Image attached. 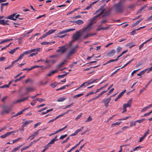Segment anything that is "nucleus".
Returning a JSON list of instances; mask_svg holds the SVG:
<instances>
[{
	"mask_svg": "<svg viewBox=\"0 0 152 152\" xmlns=\"http://www.w3.org/2000/svg\"><path fill=\"white\" fill-rule=\"evenodd\" d=\"M113 7L116 13H122L124 10V4L120 2L114 4Z\"/></svg>",
	"mask_w": 152,
	"mask_h": 152,
	"instance_id": "nucleus-1",
	"label": "nucleus"
},
{
	"mask_svg": "<svg viewBox=\"0 0 152 152\" xmlns=\"http://www.w3.org/2000/svg\"><path fill=\"white\" fill-rule=\"evenodd\" d=\"M2 110L1 112V114L3 115L4 113L8 114L11 110L10 107L3 105L2 106Z\"/></svg>",
	"mask_w": 152,
	"mask_h": 152,
	"instance_id": "nucleus-2",
	"label": "nucleus"
},
{
	"mask_svg": "<svg viewBox=\"0 0 152 152\" xmlns=\"http://www.w3.org/2000/svg\"><path fill=\"white\" fill-rule=\"evenodd\" d=\"M67 50L65 46H63L58 47V49L56 51V52H61V54L64 53Z\"/></svg>",
	"mask_w": 152,
	"mask_h": 152,
	"instance_id": "nucleus-3",
	"label": "nucleus"
},
{
	"mask_svg": "<svg viewBox=\"0 0 152 152\" xmlns=\"http://www.w3.org/2000/svg\"><path fill=\"white\" fill-rule=\"evenodd\" d=\"M81 36V34L79 31H77L73 34L72 38L75 39V40L78 39Z\"/></svg>",
	"mask_w": 152,
	"mask_h": 152,
	"instance_id": "nucleus-4",
	"label": "nucleus"
},
{
	"mask_svg": "<svg viewBox=\"0 0 152 152\" xmlns=\"http://www.w3.org/2000/svg\"><path fill=\"white\" fill-rule=\"evenodd\" d=\"M111 100V97L106 99H103L102 102V103L104 102V106L106 108L108 107V104Z\"/></svg>",
	"mask_w": 152,
	"mask_h": 152,
	"instance_id": "nucleus-5",
	"label": "nucleus"
},
{
	"mask_svg": "<svg viewBox=\"0 0 152 152\" xmlns=\"http://www.w3.org/2000/svg\"><path fill=\"white\" fill-rule=\"evenodd\" d=\"M27 53L26 51L23 53L22 54H21L19 57L16 60L12 61V64H14L15 62H18L19 60L22 59L23 57L26 55H27Z\"/></svg>",
	"mask_w": 152,
	"mask_h": 152,
	"instance_id": "nucleus-6",
	"label": "nucleus"
},
{
	"mask_svg": "<svg viewBox=\"0 0 152 152\" xmlns=\"http://www.w3.org/2000/svg\"><path fill=\"white\" fill-rule=\"evenodd\" d=\"M18 132V130H17L16 131H12L11 132H8L7 133L3 135H2L0 136V137H1L2 138H4L7 137L8 136L10 135L11 134H12L13 133H15L16 132Z\"/></svg>",
	"mask_w": 152,
	"mask_h": 152,
	"instance_id": "nucleus-7",
	"label": "nucleus"
},
{
	"mask_svg": "<svg viewBox=\"0 0 152 152\" xmlns=\"http://www.w3.org/2000/svg\"><path fill=\"white\" fill-rule=\"evenodd\" d=\"M132 98L130 99L127 102V104H123V107H130L132 105Z\"/></svg>",
	"mask_w": 152,
	"mask_h": 152,
	"instance_id": "nucleus-8",
	"label": "nucleus"
},
{
	"mask_svg": "<svg viewBox=\"0 0 152 152\" xmlns=\"http://www.w3.org/2000/svg\"><path fill=\"white\" fill-rule=\"evenodd\" d=\"M75 30V28H70V29L66 30L64 31H60V32H59V33H58V34H64L65 33L68 32L70 31H74Z\"/></svg>",
	"mask_w": 152,
	"mask_h": 152,
	"instance_id": "nucleus-9",
	"label": "nucleus"
},
{
	"mask_svg": "<svg viewBox=\"0 0 152 152\" xmlns=\"http://www.w3.org/2000/svg\"><path fill=\"white\" fill-rule=\"evenodd\" d=\"M104 12V10L102 9H100L97 10L94 13V14H96V15H98L99 17L101 15L103 14Z\"/></svg>",
	"mask_w": 152,
	"mask_h": 152,
	"instance_id": "nucleus-10",
	"label": "nucleus"
},
{
	"mask_svg": "<svg viewBox=\"0 0 152 152\" xmlns=\"http://www.w3.org/2000/svg\"><path fill=\"white\" fill-rule=\"evenodd\" d=\"M115 53V50L113 49L107 52V55L109 57H111L114 55Z\"/></svg>",
	"mask_w": 152,
	"mask_h": 152,
	"instance_id": "nucleus-11",
	"label": "nucleus"
},
{
	"mask_svg": "<svg viewBox=\"0 0 152 152\" xmlns=\"http://www.w3.org/2000/svg\"><path fill=\"white\" fill-rule=\"evenodd\" d=\"M16 14V13H13L12 15H9L7 17H6L5 18L7 19H9L14 20H15V16Z\"/></svg>",
	"mask_w": 152,
	"mask_h": 152,
	"instance_id": "nucleus-12",
	"label": "nucleus"
},
{
	"mask_svg": "<svg viewBox=\"0 0 152 152\" xmlns=\"http://www.w3.org/2000/svg\"><path fill=\"white\" fill-rule=\"evenodd\" d=\"M40 49V48H37V49H31V50H28L26 51V52L28 54L34 52H37L39 51Z\"/></svg>",
	"mask_w": 152,
	"mask_h": 152,
	"instance_id": "nucleus-13",
	"label": "nucleus"
},
{
	"mask_svg": "<svg viewBox=\"0 0 152 152\" xmlns=\"http://www.w3.org/2000/svg\"><path fill=\"white\" fill-rule=\"evenodd\" d=\"M126 90H125L124 91H123L122 92H121L118 96L117 97H116L115 99V101H117L118 99L121 98L123 94L125 93V92H126Z\"/></svg>",
	"mask_w": 152,
	"mask_h": 152,
	"instance_id": "nucleus-14",
	"label": "nucleus"
},
{
	"mask_svg": "<svg viewBox=\"0 0 152 152\" xmlns=\"http://www.w3.org/2000/svg\"><path fill=\"white\" fill-rule=\"evenodd\" d=\"M76 51L75 49H73L72 48L68 54L67 55V57H69L71 56L72 55L74 54L76 52Z\"/></svg>",
	"mask_w": 152,
	"mask_h": 152,
	"instance_id": "nucleus-15",
	"label": "nucleus"
},
{
	"mask_svg": "<svg viewBox=\"0 0 152 152\" xmlns=\"http://www.w3.org/2000/svg\"><path fill=\"white\" fill-rule=\"evenodd\" d=\"M67 62V61L66 60H64L62 62L60 63L58 65L57 67L58 68H60L63 65L65 64Z\"/></svg>",
	"mask_w": 152,
	"mask_h": 152,
	"instance_id": "nucleus-16",
	"label": "nucleus"
},
{
	"mask_svg": "<svg viewBox=\"0 0 152 152\" xmlns=\"http://www.w3.org/2000/svg\"><path fill=\"white\" fill-rule=\"evenodd\" d=\"M111 10L112 8H110L109 10H107L104 12V14L103 15V17L107 16L109 15L110 13Z\"/></svg>",
	"mask_w": 152,
	"mask_h": 152,
	"instance_id": "nucleus-17",
	"label": "nucleus"
},
{
	"mask_svg": "<svg viewBox=\"0 0 152 152\" xmlns=\"http://www.w3.org/2000/svg\"><path fill=\"white\" fill-rule=\"evenodd\" d=\"M26 90H27V92L24 94H27L28 92H32L34 91V88H33L30 87H28L26 88Z\"/></svg>",
	"mask_w": 152,
	"mask_h": 152,
	"instance_id": "nucleus-18",
	"label": "nucleus"
},
{
	"mask_svg": "<svg viewBox=\"0 0 152 152\" xmlns=\"http://www.w3.org/2000/svg\"><path fill=\"white\" fill-rule=\"evenodd\" d=\"M24 144L22 145H20L14 148L11 151V152H15L17 151H18V149H20V148L22 147L23 145Z\"/></svg>",
	"mask_w": 152,
	"mask_h": 152,
	"instance_id": "nucleus-19",
	"label": "nucleus"
},
{
	"mask_svg": "<svg viewBox=\"0 0 152 152\" xmlns=\"http://www.w3.org/2000/svg\"><path fill=\"white\" fill-rule=\"evenodd\" d=\"M29 96H27V97L24 98L23 99H18V100H17L16 101V103H18V102H24L25 100H27L28 99V98H29Z\"/></svg>",
	"mask_w": 152,
	"mask_h": 152,
	"instance_id": "nucleus-20",
	"label": "nucleus"
},
{
	"mask_svg": "<svg viewBox=\"0 0 152 152\" xmlns=\"http://www.w3.org/2000/svg\"><path fill=\"white\" fill-rule=\"evenodd\" d=\"M75 23L78 25H80L83 24L84 23V22L82 20L79 19L75 21Z\"/></svg>",
	"mask_w": 152,
	"mask_h": 152,
	"instance_id": "nucleus-21",
	"label": "nucleus"
},
{
	"mask_svg": "<svg viewBox=\"0 0 152 152\" xmlns=\"http://www.w3.org/2000/svg\"><path fill=\"white\" fill-rule=\"evenodd\" d=\"M94 23H92L91 22L90 23H89L88 24V25L85 28L84 31H86L88 30V29H90L91 26Z\"/></svg>",
	"mask_w": 152,
	"mask_h": 152,
	"instance_id": "nucleus-22",
	"label": "nucleus"
},
{
	"mask_svg": "<svg viewBox=\"0 0 152 152\" xmlns=\"http://www.w3.org/2000/svg\"><path fill=\"white\" fill-rule=\"evenodd\" d=\"M94 23H92L91 22L90 23H89L88 24V25L85 28L84 31H86L88 30V29H90L91 26Z\"/></svg>",
	"mask_w": 152,
	"mask_h": 152,
	"instance_id": "nucleus-23",
	"label": "nucleus"
},
{
	"mask_svg": "<svg viewBox=\"0 0 152 152\" xmlns=\"http://www.w3.org/2000/svg\"><path fill=\"white\" fill-rule=\"evenodd\" d=\"M94 23H92L91 22L90 23H89L88 24V25L85 28L84 31H86L88 30V29H90L91 26Z\"/></svg>",
	"mask_w": 152,
	"mask_h": 152,
	"instance_id": "nucleus-24",
	"label": "nucleus"
},
{
	"mask_svg": "<svg viewBox=\"0 0 152 152\" xmlns=\"http://www.w3.org/2000/svg\"><path fill=\"white\" fill-rule=\"evenodd\" d=\"M32 121L31 120L26 121L23 122V127H25L27 125L29 124L30 123L32 122Z\"/></svg>",
	"mask_w": 152,
	"mask_h": 152,
	"instance_id": "nucleus-25",
	"label": "nucleus"
},
{
	"mask_svg": "<svg viewBox=\"0 0 152 152\" xmlns=\"http://www.w3.org/2000/svg\"><path fill=\"white\" fill-rule=\"evenodd\" d=\"M60 84V83H57L56 82H55L53 83H52L50 84V85L52 88H54L56 86L58 85H59Z\"/></svg>",
	"mask_w": 152,
	"mask_h": 152,
	"instance_id": "nucleus-26",
	"label": "nucleus"
},
{
	"mask_svg": "<svg viewBox=\"0 0 152 152\" xmlns=\"http://www.w3.org/2000/svg\"><path fill=\"white\" fill-rule=\"evenodd\" d=\"M96 33L88 34L86 35V36H85L84 37V39H86L89 37H91V36H93L94 35H96Z\"/></svg>",
	"mask_w": 152,
	"mask_h": 152,
	"instance_id": "nucleus-27",
	"label": "nucleus"
},
{
	"mask_svg": "<svg viewBox=\"0 0 152 152\" xmlns=\"http://www.w3.org/2000/svg\"><path fill=\"white\" fill-rule=\"evenodd\" d=\"M88 83L86 82H85L84 83H83L78 88H77L76 90H77L79 89L80 88L83 87V86H87L88 85L87 83Z\"/></svg>",
	"mask_w": 152,
	"mask_h": 152,
	"instance_id": "nucleus-28",
	"label": "nucleus"
},
{
	"mask_svg": "<svg viewBox=\"0 0 152 152\" xmlns=\"http://www.w3.org/2000/svg\"><path fill=\"white\" fill-rule=\"evenodd\" d=\"M13 39H5L3 40L2 41H1L0 42V44H2V43H5V42H8L9 41H11Z\"/></svg>",
	"mask_w": 152,
	"mask_h": 152,
	"instance_id": "nucleus-29",
	"label": "nucleus"
},
{
	"mask_svg": "<svg viewBox=\"0 0 152 152\" xmlns=\"http://www.w3.org/2000/svg\"><path fill=\"white\" fill-rule=\"evenodd\" d=\"M143 18L140 19L139 20L137 21L135 23L132 24V26L134 27L137 25L142 20Z\"/></svg>",
	"mask_w": 152,
	"mask_h": 152,
	"instance_id": "nucleus-30",
	"label": "nucleus"
},
{
	"mask_svg": "<svg viewBox=\"0 0 152 152\" xmlns=\"http://www.w3.org/2000/svg\"><path fill=\"white\" fill-rule=\"evenodd\" d=\"M66 98L64 97H61L57 99V101L58 102H62L65 100Z\"/></svg>",
	"mask_w": 152,
	"mask_h": 152,
	"instance_id": "nucleus-31",
	"label": "nucleus"
},
{
	"mask_svg": "<svg viewBox=\"0 0 152 152\" xmlns=\"http://www.w3.org/2000/svg\"><path fill=\"white\" fill-rule=\"evenodd\" d=\"M57 72V70H55L53 71H52L50 72V73H49L47 75L48 76H50L53 75L55 73Z\"/></svg>",
	"mask_w": 152,
	"mask_h": 152,
	"instance_id": "nucleus-32",
	"label": "nucleus"
},
{
	"mask_svg": "<svg viewBox=\"0 0 152 152\" xmlns=\"http://www.w3.org/2000/svg\"><path fill=\"white\" fill-rule=\"evenodd\" d=\"M108 85V84H107L106 85H105V86H104L103 87H101L100 88H99V89H97L96 90V93H97V92H99V91L102 90V89H103V88H106L107 87V86Z\"/></svg>",
	"mask_w": 152,
	"mask_h": 152,
	"instance_id": "nucleus-33",
	"label": "nucleus"
},
{
	"mask_svg": "<svg viewBox=\"0 0 152 152\" xmlns=\"http://www.w3.org/2000/svg\"><path fill=\"white\" fill-rule=\"evenodd\" d=\"M25 75H24L23 76H22L20 77L19 79H17L16 80H15L14 81L15 83H16L17 81H20L21 80H22V79H23V78H25Z\"/></svg>",
	"mask_w": 152,
	"mask_h": 152,
	"instance_id": "nucleus-34",
	"label": "nucleus"
},
{
	"mask_svg": "<svg viewBox=\"0 0 152 152\" xmlns=\"http://www.w3.org/2000/svg\"><path fill=\"white\" fill-rule=\"evenodd\" d=\"M0 24H1L3 25H9L8 23H5V22L4 20H0Z\"/></svg>",
	"mask_w": 152,
	"mask_h": 152,
	"instance_id": "nucleus-35",
	"label": "nucleus"
},
{
	"mask_svg": "<svg viewBox=\"0 0 152 152\" xmlns=\"http://www.w3.org/2000/svg\"><path fill=\"white\" fill-rule=\"evenodd\" d=\"M56 31V29L53 30V29H51L49 30L47 33V34H48V35L52 34L53 33H54L55 31Z\"/></svg>",
	"mask_w": 152,
	"mask_h": 152,
	"instance_id": "nucleus-36",
	"label": "nucleus"
},
{
	"mask_svg": "<svg viewBox=\"0 0 152 152\" xmlns=\"http://www.w3.org/2000/svg\"><path fill=\"white\" fill-rule=\"evenodd\" d=\"M26 110V109H24L23 110H21V111L19 112L17 114H15L14 116H16L20 115L21 114L23 113V112H24L25 110Z\"/></svg>",
	"mask_w": 152,
	"mask_h": 152,
	"instance_id": "nucleus-37",
	"label": "nucleus"
},
{
	"mask_svg": "<svg viewBox=\"0 0 152 152\" xmlns=\"http://www.w3.org/2000/svg\"><path fill=\"white\" fill-rule=\"evenodd\" d=\"M135 46V45H131V42L129 43L128 44H127L126 45V47H129L130 48H131L132 47Z\"/></svg>",
	"mask_w": 152,
	"mask_h": 152,
	"instance_id": "nucleus-38",
	"label": "nucleus"
},
{
	"mask_svg": "<svg viewBox=\"0 0 152 152\" xmlns=\"http://www.w3.org/2000/svg\"><path fill=\"white\" fill-rule=\"evenodd\" d=\"M53 110V108H51L49 110H47V111H46V112H42V115L45 114L47 113H48L51 111H52V110Z\"/></svg>",
	"mask_w": 152,
	"mask_h": 152,
	"instance_id": "nucleus-39",
	"label": "nucleus"
},
{
	"mask_svg": "<svg viewBox=\"0 0 152 152\" xmlns=\"http://www.w3.org/2000/svg\"><path fill=\"white\" fill-rule=\"evenodd\" d=\"M41 129H40L38 130L37 131L35 132L34 133V134H33L32 136H34V137H35L39 133V131L41 130Z\"/></svg>",
	"mask_w": 152,
	"mask_h": 152,
	"instance_id": "nucleus-40",
	"label": "nucleus"
},
{
	"mask_svg": "<svg viewBox=\"0 0 152 152\" xmlns=\"http://www.w3.org/2000/svg\"><path fill=\"white\" fill-rule=\"evenodd\" d=\"M98 15H96L93 17L91 20V22L92 23H94V22L96 20V19L98 18Z\"/></svg>",
	"mask_w": 152,
	"mask_h": 152,
	"instance_id": "nucleus-41",
	"label": "nucleus"
},
{
	"mask_svg": "<svg viewBox=\"0 0 152 152\" xmlns=\"http://www.w3.org/2000/svg\"><path fill=\"white\" fill-rule=\"evenodd\" d=\"M69 73V72H66L65 74H63L62 75H59L58 76V78H64L65 76L67 74Z\"/></svg>",
	"mask_w": 152,
	"mask_h": 152,
	"instance_id": "nucleus-42",
	"label": "nucleus"
},
{
	"mask_svg": "<svg viewBox=\"0 0 152 152\" xmlns=\"http://www.w3.org/2000/svg\"><path fill=\"white\" fill-rule=\"evenodd\" d=\"M146 70H142V71H141V72H140L138 74H137V75L138 76H141V75L144 74L145 73V72H146Z\"/></svg>",
	"mask_w": 152,
	"mask_h": 152,
	"instance_id": "nucleus-43",
	"label": "nucleus"
},
{
	"mask_svg": "<svg viewBox=\"0 0 152 152\" xmlns=\"http://www.w3.org/2000/svg\"><path fill=\"white\" fill-rule=\"evenodd\" d=\"M36 99V101H38L40 102H42L45 100L44 99L41 98H37Z\"/></svg>",
	"mask_w": 152,
	"mask_h": 152,
	"instance_id": "nucleus-44",
	"label": "nucleus"
},
{
	"mask_svg": "<svg viewBox=\"0 0 152 152\" xmlns=\"http://www.w3.org/2000/svg\"><path fill=\"white\" fill-rule=\"evenodd\" d=\"M96 80H94L93 81H92L91 80H89L88 81L86 82L88 83H87L88 85H89L90 84L94 83Z\"/></svg>",
	"mask_w": 152,
	"mask_h": 152,
	"instance_id": "nucleus-45",
	"label": "nucleus"
},
{
	"mask_svg": "<svg viewBox=\"0 0 152 152\" xmlns=\"http://www.w3.org/2000/svg\"><path fill=\"white\" fill-rule=\"evenodd\" d=\"M122 50V48L120 46H118L116 49V50L117 53H118L119 52L121 51Z\"/></svg>",
	"mask_w": 152,
	"mask_h": 152,
	"instance_id": "nucleus-46",
	"label": "nucleus"
},
{
	"mask_svg": "<svg viewBox=\"0 0 152 152\" xmlns=\"http://www.w3.org/2000/svg\"><path fill=\"white\" fill-rule=\"evenodd\" d=\"M77 61L74 62H73L72 64H70L69 66V67L70 68H72L73 67V66H74V65L75 64H77Z\"/></svg>",
	"mask_w": 152,
	"mask_h": 152,
	"instance_id": "nucleus-47",
	"label": "nucleus"
},
{
	"mask_svg": "<svg viewBox=\"0 0 152 152\" xmlns=\"http://www.w3.org/2000/svg\"><path fill=\"white\" fill-rule=\"evenodd\" d=\"M121 123V122H119V121L116 122V123H115L114 124H112V126L111 127H112L113 126H115V125H118L120 124Z\"/></svg>",
	"mask_w": 152,
	"mask_h": 152,
	"instance_id": "nucleus-48",
	"label": "nucleus"
},
{
	"mask_svg": "<svg viewBox=\"0 0 152 152\" xmlns=\"http://www.w3.org/2000/svg\"><path fill=\"white\" fill-rule=\"evenodd\" d=\"M51 42H43L41 43V44L42 45H47L51 43Z\"/></svg>",
	"mask_w": 152,
	"mask_h": 152,
	"instance_id": "nucleus-49",
	"label": "nucleus"
},
{
	"mask_svg": "<svg viewBox=\"0 0 152 152\" xmlns=\"http://www.w3.org/2000/svg\"><path fill=\"white\" fill-rule=\"evenodd\" d=\"M145 120V118H143V119H140V120H137L135 121H136V122H138V123H141L142 122H143V121H144Z\"/></svg>",
	"mask_w": 152,
	"mask_h": 152,
	"instance_id": "nucleus-50",
	"label": "nucleus"
},
{
	"mask_svg": "<svg viewBox=\"0 0 152 152\" xmlns=\"http://www.w3.org/2000/svg\"><path fill=\"white\" fill-rule=\"evenodd\" d=\"M136 121L134 122H132L130 123V126L131 127H132L133 126H135L136 125Z\"/></svg>",
	"mask_w": 152,
	"mask_h": 152,
	"instance_id": "nucleus-51",
	"label": "nucleus"
},
{
	"mask_svg": "<svg viewBox=\"0 0 152 152\" xmlns=\"http://www.w3.org/2000/svg\"><path fill=\"white\" fill-rule=\"evenodd\" d=\"M12 64H12H11V65H9V66H8L7 67H5L4 69H10V68H11V67L13 66V64Z\"/></svg>",
	"mask_w": 152,
	"mask_h": 152,
	"instance_id": "nucleus-52",
	"label": "nucleus"
},
{
	"mask_svg": "<svg viewBox=\"0 0 152 152\" xmlns=\"http://www.w3.org/2000/svg\"><path fill=\"white\" fill-rule=\"evenodd\" d=\"M36 99L33 100L32 102L31 103V104L32 106H34L36 103Z\"/></svg>",
	"mask_w": 152,
	"mask_h": 152,
	"instance_id": "nucleus-53",
	"label": "nucleus"
},
{
	"mask_svg": "<svg viewBox=\"0 0 152 152\" xmlns=\"http://www.w3.org/2000/svg\"><path fill=\"white\" fill-rule=\"evenodd\" d=\"M41 66H39L38 65L34 66H32L30 68V69L32 70V69H33L36 68L41 67Z\"/></svg>",
	"mask_w": 152,
	"mask_h": 152,
	"instance_id": "nucleus-54",
	"label": "nucleus"
},
{
	"mask_svg": "<svg viewBox=\"0 0 152 152\" xmlns=\"http://www.w3.org/2000/svg\"><path fill=\"white\" fill-rule=\"evenodd\" d=\"M67 135L66 134L62 135L59 138V139H61V140L63 139L64 138H65L66 137H67Z\"/></svg>",
	"mask_w": 152,
	"mask_h": 152,
	"instance_id": "nucleus-55",
	"label": "nucleus"
},
{
	"mask_svg": "<svg viewBox=\"0 0 152 152\" xmlns=\"http://www.w3.org/2000/svg\"><path fill=\"white\" fill-rule=\"evenodd\" d=\"M113 61H114V60H110L108 61H107V62H106V63H105V64H103V65H105L108 64L110 63Z\"/></svg>",
	"mask_w": 152,
	"mask_h": 152,
	"instance_id": "nucleus-56",
	"label": "nucleus"
},
{
	"mask_svg": "<svg viewBox=\"0 0 152 152\" xmlns=\"http://www.w3.org/2000/svg\"><path fill=\"white\" fill-rule=\"evenodd\" d=\"M82 114L80 113L79 115L75 118V120L77 121L82 116Z\"/></svg>",
	"mask_w": 152,
	"mask_h": 152,
	"instance_id": "nucleus-57",
	"label": "nucleus"
},
{
	"mask_svg": "<svg viewBox=\"0 0 152 152\" xmlns=\"http://www.w3.org/2000/svg\"><path fill=\"white\" fill-rule=\"evenodd\" d=\"M21 139H22L21 137H19V138H18V139H15V140H13V143H15V142H16L19 141V140H20Z\"/></svg>",
	"mask_w": 152,
	"mask_h": 152,
	"instance_id": "nucleus-58",
	"label": "nucleus"
},
{
	"mask_svg": "<svg viewBox=\"0 0 152 152\" xmlns=\"http://www.w3.org/2000/svg\"><path fill=\"white\" fill-rule=\"evenodd\" d=\"M92 118L90 117V116H89V117L87 120L86 121V122H89L90 121H91L92 120Z\"/></svg>",
	"mask_w": 152,
	"mask_h": 152,
	"instance_id": "nucleus-59",
	"label": "nucleus"
},
{
	"mask_svg": "<svg viewBox=\"0 0 152 152\" xmlns=\"http://www.w3.org/2000/svg\"><path fill=\"white\" fill-rule=\"evenodd\" d=\"M92 4H90L89 5L87 6L86 8L84 10H88L90 9L92 7Z\"/></svg>",
	"mask_w": 152,
	"mask_h": 152,
	"instance_id": "nucleus-60",
	"label": "nucleus"
},
{
	"mask_svg": "<svg viewBox=\"0 0 152 152\" xmlns=\"http://www.w3.org/2000/svg\"><path fill=\"white\" fill-rule=\"evenodd\" d=\"M70 136H68L65 140H64V141H63V142H62V143H64L66 142L70 138Z\"/></svg>",
	"mask_w": 152,
	"mask_h": 152,
	"instance_id": "nucleus-61",
	"label": "nucleus"
},
{
	"mask_svg": "<svg viewBox=\"0 0 152 152\" xmlns=\"http://www.w3.org/2000/svg\"><path fill=\"white\" fill-rule=\"evenodd\" d=\"M9 85H4L1 86L0 87V88H9Z\"/></svg>",
	"mask_w": 152,
	"mask_h": 152,
	"instance_id": "nucleus-62",
	"label": "nucleus"
},
{
	"mask_svg": "<svg viewBox=\"0 0 152 152\" xmlns=\"http://www.w3.org/2000/svg\"><path fill=\"white\" fill-rule=\"evenodd\" d=\"M38 53L37 52H36V53H33L30 54L28 57H32L36 55V54H37Z\"/></svg>",
	"mask_w": 152,
	"mask_h": 152,
	"instance_id": "nucleus-63",
	"label": "nucleus"
},
{
	"mask_svg": "<svg viewBox=\"0 0 152 152\" xmlns=\"http://www.w3.org/2000/svg\"><path fill=\"white\" fill-rule=\"evenodd\" d=\"M136 32L135 30H134L130 33V34L131 35H134L136 34Z\"/></svg>",
	"mask_w": 152,
	"mask_h": 152,
	"instance_id": "nucleus-64",
	"label": "nucleus"
}]
</instances>
